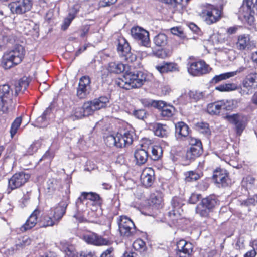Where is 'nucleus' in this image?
Masks as SVG:
<instances>
[{"instance_id": "f257e3e1", "label": "nucleus", "mask_w": 257, "mask_h": 257, "mask_svg": "<svg viewBox=\"0 0 257 257\" xmlns=\"http://www.w3.org/2000/svg\"><path fill=\"white\" fill-rule=\"evenodd\" d=\"M147 75L141 71H126L122 78H118L115 84L119 87L130 90L141 87L146 81Z\"/></svg>"}, {"instance_id": "f03ea898", "label": "nucleus", "mask_w": 257, "mask_h": 257, "mask_svg": "<svg viewBox=\"0 0 257 257\" xmlns=\"http://www.w3.org/2000/svg\"><path fill=\"white\" fill-rule=\"evenodd\" d=\"M25 50L21 45H17L13 49L6 52L1 61V66L5 70H8L18 65L23 61Z\"/></svg>"}, {"instance_id": "7ed1b4c3", "label": "nucleus", "mask_w": 257, "mask_h": 257, "mask_svg": "<svg viewBox=\"0 0 257 257\" xmlns=\"http://www.w3.org/2000/svg\"><path fill=\"white\" fill-rule=\"evenodd\" d=\"M257 15V0H243L239 8L237 15L238 19L250 26L255 24V15Z\"/></svg>"}, {"instance_id": "20e7f679", "label": "nucleus", "mask_w": 257, "mask_h": 257, "mask_svg": "<svg viewBox=\"0 0 257 257\" xmlns=\"http://www.w3.org/2000/svg\"><path fill=\"white\" fill-rule=\"evenodd\" d=\"M84 240L89 244L96 246H109L113 244L115 239L111 232V226L110 224L107 229L103 231L101 235L92 232L83 236Z\"/></svg>"}, {"instance_id": "39448f33", "label": "nucleus", "mask_w": 257, "mask_h": 257, "mask_svg": "<svg viewBox=\"0 0 257 257\" xmlns=\"http://www.w3.org/2000/svg\"><path fill=\"white\" fill-rule=\"evenodd\" d=\"M220 204L217 196L211 194L202 198L196 208V212L201 217L209 218L210 213L214 212Z\"/></svg>"}, {"instance_id": "423d86ee", "label": "nucleus", "mask_w": 257, "mask_h": 257, "mask_svg": "<svg viewBox=\"0 0 257 257\" xmlns=\"http://www.w3.org/2000/svg\"><path fill=\"white\" fill-rule=\"evenodd\" d=\"M257 89V70L256 68H250L247 74L238 85V93L241 96L251 94Z\"/></svg>"}, {"instance_id": "0eeeda50", "label": "nucleus", "mask_w": 257, "mask_h": 257, "mask_svg": "<svg viewBox=\"0 0 257 257\" xmlns=\"http://www.w3.org/2000/svg\"><path fill=\"white\" fill-rule=\"evenodd\" d=\"M13 90L8 84L0 85V111L7 114L15 108Z\"/></svg>"}, {"instance_id": "6e6552de", "label": "nucleus", "mask_w": 257, "mask_h": 257, "mask_svg": "<svg viewBox=\"0 0 257 257\" xmlns=\"http://www.w3.org/2000/svg\"><path fill=\"white\" fill-rule=\"evenodd\" d=\"M117 51L121 58L128 64H132L137 60V56L131 52L129 43L123 36L117 39Z\"/></svg>"}, {"instance_id": "1a4fd4ad", "label": "nucleus", "mask_w": 257, "mask_h": 257, "mask_svg": "<svg viewBox=\"0 0 257 257\" xmlns=\"http://www.w3.org/2000/svg\"><path fill=\"white\" fill-rule=\"evenodd\" d=\"M188 147L186 150L185 157L187 160L194 161L203 153V144L200 139L193 137L187 139Z\"/></svg>"}, {"instance_id": "9d476101", "label": "nucleus", "mask_w": 257, "mask_h": 257, "mask_svg": "<svg viewBox=\"0 0 257 257\" xmlns=\"http://www.w3.org/2000/svg\"><path fill=\"white\" fill-rule=\"evenodd\" d=\"M117 223L120 235L123 237L131 238L136 233L137 228L134 222L126 216H120Z\"/></svg>"}, {"instance_id": "9b49d317", "label": "nucleus", "mask_w": 257, "mask_h": 257, "mask_svg": "<svg viewBox=\"0 0 257 257\" xmlns=\"http://www.w3.org/2000/svg\"><path fill=\"white\" fill-rule=\"evenodd\" d=\"M202 15L207 24L211 25L218 21L221 17V11L211 4L205 5L202 10Z\"/></svg>"}, {"instance_id": "f8f14e48", "label": "nucleus", "mask_w": 257, "mask_h": 257, "mask_svg": "<svg viewBox=\"0 0 257 257\" xmlns=\"http://www.w3.org/2000/svg\"><path fill=\"white\" fill-rule=\"evenodd\" d=\"M131 34L132 38L136 41L140 45L145 47H149L151 41L149 33L142 27L138 26L133 27L131 29Z\"/></svg>"}, {"instance_id": "ddd939ff", "label": "nucleus", "mask_w": 257, "mask_h": 257, "mask_svg": "<svg viewBox=\"0 0 257 257\" xmlns=\"http://www.w3.org/2000/svg\"><path fill=\"white\" fill-rule=\"evenodd\" d=\"M69 204L68 199H62L58 204L51 207L48 210L49 214L58 225L66 213Z\"/></svg>"}, {"instance_id": "4468645a", "label": "nucleus", "mask_w": 257, "mask_h": 257, "mask_svg": "<svg viewBox=\"0 0 257 257\" xmlns=\"http://www.w3.org/2000/svg\"><path fill=\"white\" fill-rule=\"evenodd\" d=\"M188 71L194 76H200L209 73L211 68L203 60L190 62L188 64Z\"/></svg>"}, {"instance_id": "2eb2a0df", "label": "nucleus", "mask_w": 257, "mask_h": 257, "mask_svg": "<svg viewBox=\"0 0 257 257\" xmlns=\"http://www.w3.org/2000/svg\"><path fill=\"white\" fill-rule=\"evenodd\" d=\"M33 2L31 0H17L9 4L12 13L22 15L31 10Z\"/></svg>"}, {"instance_id": "dca6fc26", "label": "nucleus", "mask_w": 257, "mask_h": 257, "mask_svg": "<svg viewBox=\"0 0 257 257\" xmlns=\"http://www.w3.org/2000/svg\"><path fill=\"white\" fill-rule=\"evenodd\" d=\"M212 180L218 187H226L231 184V180L229 178V173L228 171L220 167L217 168L214 171Z\"/></svg>"}, {"instance_id": "f3484780", "label": "nucleus", "mask_w": 257, "mask_h": 257, "mask_svg": "<svg viewBox=\"0 0 257 257\" xmlns=\"http://www.w3.org/2000/svg\"><path fill=\"white\" fill-rule=\"evenodd\" d=\"M31 176L24 172L15 173L9 180L8 188L11 191L23 186L28 181Z\"/></svg>"}, {"instance_id": "a211bd4d", "label": "nucleus", "mask_w": 257, "mask_h": 257, "mask_svg": "<svg viewBox=\"0 0 257 257\" xmlns=\"http://www.w3.org/2000/svg\"><path fill=\"white\" fill-rule=\"evenodd\" d=\"M224 118L235 126V130L238 136H240L242 134L247 124V121L244 116L238 113H236L232 115H226L224 116Z\"/></svg>"}, {"instance_id": "6ab92c4d", "label": "nucleus", "mask_w": 257, "mask_h": 257, "mask_svg": "<svg viewBox=\"0 0 257 257\" xmlns=\"http://www.w3.org/2000/svg\"><path fill=\"white\" fill-rule=\"evenodd\" d=\"M193 245L189 241L180 239L176 243V254L178 257H191Z\"/></svg>"}, {"instance_id": "aec40b11", "label": "nucleus", "mask_w": 257, "mask_h": 257, "mask_svg": "<svg viewBox=\"0 0 257 257\" xmlns=\"http://www.w3.org/2000/svg\"><path fill=\"white\" fill-rule=\"evenodd\" d=\"M41 212L40 208L37 206L31 213L25 223L19 228L20 231L22 232H25L33 229L37 223L39 224L38 217Z\"/></svg>"}, {"instance_id": "412c9836", "label": "nucleus", "mask_w": 257, "mask_h": 257, "mask_svg": "<svg viewBox=\"0 0 257 257\" xmlns=\"http://www.w3.org/2000/svg\"><path fill=\"white\" fill-rule=\"evenodd\" d=\"M116 147L123 148L129 146L133 142V132L124 129L116 134Z\"/></svg>"}, {"instance_id": "4be33fe9", "label": "nucleus", "mask_w": 257, "mask_h": 257, "mask_svg": "<svg viewBox=\"0 0 257 257\" xmlns=\"http://www.w3.org/2000/svg\"><path fill=\"white\" fill-rule=\"evenodd\" d=\"M89 200L92 201L94 205L101 207L103 204V199L100 195L96 192H82L80 196L77 198L76 204L77 205L83 204V201Z\"/></svg>"}, {"instance_id": "5701e85b", "label": "nucleus", "mask_w": 257, "mask_h": 257, "mask_svg": "<svg viewBox=\"0 0 257 257\" xmlns=\"http://www.w3.org/2000/svg\"><path fill=\"white\" fill-rule=\"evenodd\" d=\"M91 80L88 76H83L79 80L76 95L79 99L85 98L89 94Z\"/></svg>"}, {"instance_id": "b1692460", "label": "nucleus", "mask_w": 257, "mask_h": 257, "mask_svg": "<svg viewBox=\"0 0 257 257\" xmlns=\"http://www.w3.org/2000/svg\"><path fill=\"white\" fill-rule=\"evenodd\" d=\"M159 102L161 103L158 105L156 109L159 110L160 116L164 120L169 119L174 115L175 107L162 100H160Z\"/></svg>"}, {"instance_id": "393cba45", "label": "nucleus", "mask_w": 257, "mask_h": 257, "mask_svg": "<svg viewBox=\"0 0 257 257\" xmlns=\"http://www.w3.org/2000/svg\"><path fill=\"white\" fill-rule=\"evenodd\" d=\"M155 179V171L152 168L146 167L143 170L141 175V181L144 186L151 187L153 184Z\"/></svg>"}, {"instance_id": "a878e982", "label": "nucleus", "mask_w": 257, "mask_h": 257, "mask_svg": "<svg viewBox=\"0 0 257 257\" xmlns=\"http://www.w3.org/2000/svg\"><path fill=\"white\" fill-rule=\"evenodd\" d=\"M155 69L162 74L180 71V67L177 63L165 61H163L162 64L157 65Z\"/></svg>"}, {"instance_id": "bb28decb", "label": "nucleus", "mask_w": 257, "mask_h": 257, "mask_svg": "<svg viewBox=\"0 0 257 257\" xmlns=\"http://www.w3.org/2000/svg\"><path fill=\"white\" fill-rule=\"evenodd\" d=\"M191 131L188 125L183 121L175 123V135L177 139L184 140L187 138Z\"/></svg>"}, {"instance_id": "cd10ccee", "label": "nucleus", "mask_w": 257, "mask_h": 257, "mask_svg": "<svg viewBox=\"0 0 257 257\" xmlns=\"http://www.w3.org/2000/svg\"><path fill=\"white\" fill-rule=\"evenodd\" d=\"M250 35L247 34L240 35L237 37L236 48L237 50L243 51L251 47Z\"/></svg>"}, {"instance_id": "c85d7f7f", "label": "nucleus", "mask_w": 257, "mask_h": 257, "mask_svg": "<svg viewBox=\"0 0 257 257\" xmlns=\"http://www.w3.org/2000/svg\"><path fill=\"white\" fill-rule=\"evenodd\" d=\"M150 205L156 208L162 207L163 203V194L160 191H156L152 193L149 200Z\"/></svg>"}, {"instance_id": "c756f323", "label": "nucleus", "mask_w": 257, "mask_h": 257, "mask_svg": "<svg viewBox=\"0 0 257 257\" xmlns=\"http://www.w3.org/2000/svg\"><path fill=\"white\" fill-rule=\"evenodd\" d=\"M30 80L26 77H23L15 83V96L23 93L28 88Z\"/></svg>"}, {"instance_id": "7c9ffc66", "label": "nucleus", "mask_w": 257, "mask_h": 257, "mask_svg": "<svg viewBox=\"0 0 257 257\" xmlns=\"http://www.w3.org/2000/svg\"><path fill=\"white\" fill-rule=\"evenodd\" d=\"M222 101H217L208 104L207 106V112L212 115H219L223 111Z\"/></svg>"}, {"instance_id": "2f4dec72", "label": "nucleus", "mask_w": 257, "mask_h": 257, "mask_svg": "<svg viewBox=\"0 0 257 257\" xmlns=\"http://www.w3.org/2000/svg\"><path fill=\"white\" fill-rule=\"evenodd\" d=\"M153 41L157 47L164 48L166 46H169V38L164 33H159L155 35L153 38Z\"/></svg>"}, {"instance_id": "473e14b6", "label": "nucleus", "mask_w": 257, "mask_h": 257, "mask_svg": "<svg viewBox=\"0 0 257 257\" xmlns=\"http://www.w3.org/2000/svg\"><path fill=\"white\" fill-rule=\"evenodd\" d=\"M39 225L41 228H47L57 225L47 211V213L42 214L40 216L39 219Z\"/></svg>"}, {"instance_id": "72a5a7b5", "label": "nucleus", "mask_w": 257, "mask_h": 257, "mask_svg": "<svg viewBox=\"0 0 257 257\" xmlns=\"http://www.w3.org/2000/svg\"><path fill=\"white\" fill-rule=\"evenodd\" d=\"M134 157L136 161V164L142 165L147 161L149 155L147 151L145 149H137L134 153Z\"/></svg>"}, {"instance_id": "f704fd0d", "label": "nucleus", "mask_w": 257, "mask_h": 257, "mask_svg": "<svg viewBox=\"0 0 257 257\" xmlns=\"http://www.w3.org/2000/svg\"><path fill=\"white\" fill-rule=\"evenodd\" d=\"M184 176L185 181L190 183L199 180L203 176V173L197 170H191L185 172Z\"/></svg>"}, {"instance_id": "c9c22d12", "label": "nucleus", "mask_w": 257, "mask_h": 257, "mask_svg": "<svg viewBox=\"0 0 257 257\" xmlns=\"http://www.w3.org/2000/svg\"><path fill=\"white\" fill-rule=\"evenodd\" d=\"M131 65L126 66L120 62H111L109 63L108 69L111 73L120 74L124 71L126 72V71L127 70V67H131Z\"/></svg>"}, {"instance_id": "e433bc0d", "label": "nucleus", "mask_w": 257, "mask_h": 257, "mask_svg": "<svg viewBox=\"0 0 257 257\" xmlns=\"http://www.w3.org/2000/svg\"><path fill=\"white\" fill-rule=\"evenodd\" d=\"M174 46L171 45L168 48H163L152 51V55L161 59L170 57L172 54Z\"/></svg>"}, {"instance_id": "4c0bfd02", "label": "nucleus", "mask_w": 257, "mask_h": 257, "mask_svg": "<svg viewBox=\"0 0 257 257\" xmlns=\"http://www.w3.org/2000/svg\"><path fill=\"white\" fill-rule=\"evenodd\" d=\"M154 134L159 137L166 138L169 134L168 127L166 124L160 123H155L153 126Z\"/></svg>"}, {"instance_id": "58836bf2", "label": "nucleus", "mask_w": 257, "mask_h": 257, "mask_svg": "<svg viewBox=\"0 0 257 257\" xmlns=\"http://www.w3.org/2000/svg\"><path fill=\"white\" fill-rule=\"evenodd\" d=\"M182 212L171 209L167 214V221L173 225H176L178 221L182 219Z\"/></svg>"}, {"instance_id": "ea45409f", "label": "nucleus", "mask_w": 257, "mask_h": 257, "mask_svg": "<svg viewBox=\"0 0 257 257\" xmlns=\"http://www.w3.org/2000/svg\"><path fill=\"white\" fill-rule=\"evenodd\" d=\"M185 200L179 196H174L171 201V209L183 212L182 206L185 204Z\"/></svg>"}, {"instance_id": "a19ab883", "label": "nucleus", "mask_w": 257, "mask_h": 257, "mask_svg": "<svg viewBox=\"0 0 257 257\" xmlns=\"http://www.w3.org/2000/svg\"><path fill=\"white\" fill-rule=\"evenodd\" d=\"M235 75V72H226L220 74L218 75H215L213 77L210 81L211 85H215L221 81L226 80L229 78L233 77Z\"/></svg>"}, {"instance_id": "79ce46f5", "label": "nucleus", "mask_w": 257, "mask_h": 257, "mask_svg": "<svg viewBox=\"0 0 257 257\" xmlns=\"http://www.w3.org/2000/svg\"><path fill=\"white\" fill-rule=\"evenodd\" d=\"M151 159L153 161H158L163 155L162 148L159 145H152Z\"/></svg>"}, {"instance_id": "37998d69", "label": "nucleus", "mask_w": 257, "mask_h": 257, "mask_svg": "<svg viewBox=\"0 0 257 257\" xmlns=\"http://www.w3.org/2000/svg\"><path fill=\"white\" fill-rule=\"evenodd\" d=\"M93 101L94 103V106L98 110L107 107L109 103V98L107 96H101L98 98L94 99Z\"/></svg>"}, {"instance_id": "c03bdc74", "label": "nucleus", "mask_w": 257, "mask_h": 257, "mask_svg": "<svg viewBox=\"0 0 257 257\" xmlns=\"http://www.w3.org/2000/svg\"><path fill=\"white\" fill-rule=\"evenodd\" d=\"M215 90L220 92L238 91V85L234 83H225L216 87Z\"/></svg>"}, {"instance_id": "a18cd8bd", "label": "nucleus", "mask_w": 257, "mask_h": 257, "mask_svg": "<svg viewBox=\"0 0 257 257\" xmlns=\"http://www.w3.org/2000/svg\"><path fill=\"white\" fill-rule=\"evenodd\" d=\"M22 122V118L21 116L16 117L12 122L10 129V133L11 138H13L15 135L17 134Z\"/></svg>"}, {"instance_id": "49530a36", "label": "nucleus", "mask_w": 257, "mask_h": 257, "mask_svg": "<svg viewBox=\"0 0 257 257\" xmlns=\"http://www.w3.org/2000/svg\"><path fill=\"white\" fill-rule=\"evenodd\" d=\"M255 179L251 175L244 177L241 181V186L247 190L251 189L255 184Z\"/></svg>"}, {"instance_id": "de8ad7c7", "label": "nucleus", "mask_w": 257, "mask_h": 257, "mask_svg": "<svg viewBox=\"0 0 257 257\" xmlns=\"http://www.w3.org/2000/svg\"><path fill=\"white\" fill-rule=\"evenodd\" d=\"M82 109L83 110V115H90L92 114L94 112L97 110L94 106L93 101L85 102L83 105Z\"/></svg>"}, {"instance_id": "09e8293b", "label": "nucleus", "mask_w": 257, "mask_h": 257, "mask_svg": "<svg viewBox=\"0 0 257 257\" xmlns=\"http://www.w3.org/2000/svg\"><path fill=\"white\" fill-rule=\"evenodd\" d=\"M133 247L135 250L140 252H144L147 249L145 242L140 238H138L134 241Z\"/></svg>"}, {"instance_id": "8fccbe9b", "label": "nucleus", "mask_w": 257, "mask_h": 257, "mask_svg": "<svg viewBox=\"0 0 257 257\" xmlns=\"http://www.w3.org/2000/svg\"><path fill=\"white\" fill-rule=\"evenodd\" d=\"M61 250L67 257H73L75 254V248L73 245L66 243L62 244Z\"/></svg>"}, {"instance_id": "3c124183", "label": "nucleus", "mask_w": 257, "mask_h": 257, "mask_svg": "<svg viewBox=\"0 0 257 257\" xmlns=\"http://www.w3.org/2000/svg\"><path fill=\"white\" fill-rule=\"evenodd\" d=\"M223 111H232L237 107V102L235 100H230L224 101L221 100Z\"/></svg>"}, {"instance_id": "603ef678", "label": "nucleus", "mask_w": 257, "mask_h": 257, "mask_svg": "<svg viewBox=\"0 0 257 257\" xmlns=\"http://www.w3.org/2000/svg\"><path fill=\"white\" fill-rule=\"evenodd\" d=\"M142 104L146 107H154L156 109L158 105L161 103L160 100H155L149 98H142L140 99Z\"/></svg>"}, {"instance_id": "864d4df0", "label": "nucleus", "mask_w": 257, "mask_h": 257, "mask_svg": "<svg viewBox=\"0 0 257 257\" xmlns=\"http://www.w3.org/2000/svg\"><path fill=\"white\" fill-rule=\"evenodd\" d=\"M189 99L191 101L197 102L204 97L203 93L196 90H190L188 93Z\"/></svg>"}, {"instance_id": "5fc2aeb1", "label": "nucleus", "mask_w": 257, "mask_h": 257, "mask_svg": "<svg viewBox=\"0 0 257 257\" xmlns=\"http://www.w3.org/2000/svg\"><path fill=\"white\" fill-rule=\"evenodd\" d=\"M196 126L200 133L204 135L210 134V130L208 123L200 122L197 123Z\"/></svg>"}, {"instance_id": "6e6d98bb", "label": "nucleus", "mask_w": 257, "mask_h": 257, "mask_svg": "<svg viewBox=\"0 0 257 257\" xmlns=\"http://www.w3.org/2000/svg\"><path fill=\"white\" fill-rule=\"evenodd\" d=\"M257 203V196H253L248 197L246 200H242L241 202V205L242 206H249L251 205H255Z\"/></svg>"}, {"instance_id": "4d7b16f0", "label": "nucleus", "mask_w": 257, "mask_h": 257, "mask_svg": "<svg viewBox=\"0 0 257 257\" xmlns=\"http://www.w3.org/2000/svg\"><path fill=\"white\" fill-rule=\"evenodd\" d=\"M19 240V242L17 244V246L19 247H24L31 243V239L27 236L22 237Z\"/></svg>"}, {"instance_id": "13d9d810", "label": "nucleus", "mask_w": 257, "mask_h": 257, "mask_svg": "<svg viewBox=\"0 0 257 257\" xmlns=\"http://www.w3.org/2000/svg\"><path fill=\"white\" fill-rule=\"evenodd\" d=\"M171 33L175 35H177L183 40L188 39L183 31L179 27H173L171 29Z\"/></svg>"}, {"instance_id": "bf43d9fd", "label": "nucleus", "mask_w": 257, "mask_h": 257, "mask_svg": "<svg viewBox=\"0 0 257 257\" xmlns=\"http://www.w3.org/2000/svg\"><path fill=\"white\" fill-rule=\"evenodd\" d=\"M74 19V16H71V15L68 14L67 17L64 20L61 25V29L63 31L67 30Z\"/></svg>"}, {"instance_id": "052dcab7", "label": "nucleus", "mask_w": 257, "mask_h": 257, "mask_svg": "<svg viewBox=\"0 0 257 257\" xmlns=\"http://www.w3.org/2000/svg\"><path fill=\"white\" fill-rule=\"evenodd\" d=\"M105 141L107 146L110 147L112 146L116 147V135H110L107 136L105 138Z\"/></svg>"}, {"instance_id": "680f3d73", "label": "nucleus", "mask_w": 257, "mask_h": 257, "mask_svg": "<svg viewBox=\"0 0 257 257\" xmlns=\"http://www.w3.org/2000/svg\"><path fill=\"white\" fill-rule=\"evenodd\" d=\"M31 198V193L27 192L26 193L24 194L23 197L21 198L20 201V204L22 208H24L26 206L28 202L30 201Z\"/></svg>"}, {"instance_id": "e2e57ef3", "label": "nucleus", "mask_w": 257, "mask_h": 257, "mask_svg": "<svg viewBox=\"0 0 257 257\" xmlns=\"http://www.w3.org/2000/svg\"><path fill=\"white\" fill-rule=\"evenodd\" d=\"M39 147V143L38 141H35L29 146L27 149V153L29 155H33L37 151Z\"/></svg>"}, {"instance_id": "0e129e2a", "label": "nucleus", "mask_w": 257, "mask_h": 257, "mask_svg": "<svg viewBox=\"0 0 257 257\" xmlns=\"http://www.w3.org/2000/svg\"><path fill=\"white\" fill-rule=\"evenodd\" d=\"M52 111V107L51 106H49L47 107L43 113L42 114L41 116H40L38 119H41V121H45L47 119V117L50 115Z\"/></svg>"}, {"instance_id": "69168bd1", "label": "nucleus", "mask_w": 257, "mask_h": 257, "mask_svg": "<svg viewBox=\"0 0 257 257\" xmlns=\"http://www.w3.org/2000/svg\"><path fill=\"white\" fill-rule=\"evenodd\" d=\"M163 3L170 5L173 8L176 9L178 5H181L182 0H161Z\"/></svg>"}, {"instance_id": "338daca9", "label": "nucleus", "mask_w": 257, "mask_h": 257, "mask_svg": "<svg viewBox=\"0 0 257 257\" xmlns=\"http://www.w3.org/2000/svg\"><path fill=\"white\" fill-rule=\"evenodd\" d=\"M209 186V184L207 182L203 180L198 182L196 186L198 190L202 191L206 190Z\"/></svg>"}, {"instance_id": "774afa93", "label": "nucleus", "mask_w": 257, "mask_h": 257, "mask_svg": "<svg viewBox=\"0 0 257 257\" xmlns=\"http://www.w3.org/2000/svg\"><path fill=\"white\" fill-rule=\"evenodd\" d=\"M114 251L113 247H109L102 252L100 257H112L113 256Z\"/></svg>"}]
</instances>
